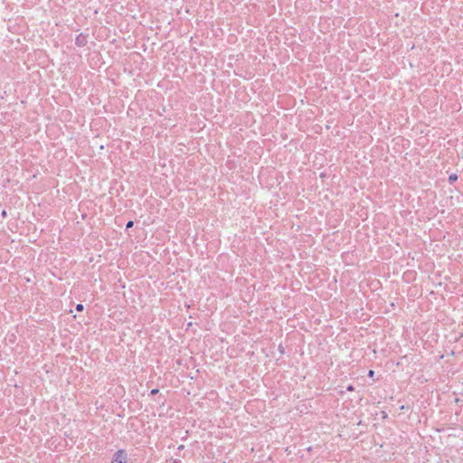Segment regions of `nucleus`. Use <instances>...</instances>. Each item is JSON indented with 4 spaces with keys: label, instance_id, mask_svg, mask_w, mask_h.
Returning a JSON list of instances; mask_svg holds the SVG:
<instances>
[{
    "label": "nucleus",
    "instance_id": "obj_2",
    "mask_svg": "<svg viewBox=\"0 0 463 463\" xmlns=\"http://www.w3.org/2000/svg\"><path fill=\"white\" fill-rule=\"evenodd\" d=\"M88 43V36L83 34V33H80L76 39H75V44L79 47H83L87 44Z\"/></svg>",
    "mask_w": 463,
    "mask_h": 463
},
{
    "label": "nucleus",
    "instance_id": "obj_7",
    "mask_svg": "<svg viewBox=\"0 0 463 463\" xmlns=\"http://www.w3.org/2000/svg\"><path fill=\"white\" fill-rule=\"evenodd\" d=\"M346 390H347V391H349V392H353V391L354 390V387L353 385H351V384H350V385H348V386L346 387Z\"/></svg>",
    "mask_w": 463,
    "mask_h": 463
},
{
    "label": "nucleus",
    "instance_id": "obj_5",
    "mask_svg": "<svg viewBox=\"0 0 463 463\" xmlns=\"http://www.w3.org/2000/svg\"><path fill=\"white\" fill-rule=\"evenodd\" d=\"M133 226H134V222L128 221L126 224V230H128V229L132 228Z\"/></svg>",
    "mask_w": 463,
    "mask_h": 463
},
{
    "label": "nucleus",
    "instance_id": "obj_1",
    "mask_svg": "<svg viewBox=\"0 0 463 463\" xmlns=\"http://www.w3.org/2000/svg\"><path fill=\"white\" fill-rule=\"evenodd\" d=\"M128 454L124 449H118L114 455L111 463H127Z\"/></svg>",
    "mask_w": 463,
    "mask_h": 463
},
{
    "label": "nucleus",
    "instance_id": "obj_6",
    "mask_svg": "<svg viewBox=\"0 0 463 463\" xmlns=\"http://www.w3.org/2000/svg\"><path fill=\"white\" fill-rule=\"evenodd\" d=\"M158 392H159L158 389H153V390H151L150 394L151 395H156Z\"/></svg>",
    "mask_w": 463,
    "mask_h": 463
},
{
    "label": "nucleus",
    "instance_id": "obj_8",
    "mask_svg": "<svg viewBox=\"0 0 463 463\" xmlns=\"http://www.w3.org/2000/svg\"><path fill=\"white\" fill-rule=\"evenodd\" d=\"M374 374V372L373 370H370L369 373H368V376L369 377H373Z\"/></svg>",
    "mask_w": 463,
    "mask_h": 463
},
{
    "label": "nucleus",
    "instance_id": "obj_9",
    "mask_svg": "<svg viewBox=\"0 0 463 463\" xmlns=\"http://www.w3.org/2000/svg\"><path fill=\"white\" fill-rule=\"evenodd\" d=\"M2 215H3V216H5V215H6L5 211H3V212H2Z\"/></svg>",
    "mask_w": 463,
    "mask_h": 463
},
{
    "label": "nucleus",
    "instance_id": "obj_3",
    "mask_svg": "<svg viewBox=\"0 0 463 463\" xmlns=\"http://www.w3.org/2000/svg\"><path fill=\"white\" fill-rule=\"evenodd\" d=\"M458 180V175L456 174H451L449 176V183L450 184H452L454 182H456Z\"/></svg>",
    "mask_w": 463,
    "mask_h": 463
},
{
    "label": "nucleus",
    "instance_id": "obj_4",
    "mask_svg": "<svg viewBox=\"0 0 463 463\" xmlns=\"http://www.w3.org/2000/svg\"><path fill=\"white\" fill-rule=\"evenodd\" d=\"M75 309H76L78 312H81V311H83V309H84V306H83L81 303H79V304H77V305H76Z\"/></svg>",
    "mask_w": 463,
    "mask_h": 463
}]
</instances>
